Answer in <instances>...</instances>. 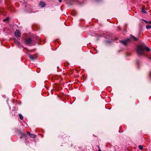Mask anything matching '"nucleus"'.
<instances>
[{
    "label": "nucleus",
    "mask_w": 151,
    "mask_h": 151,
    "mask_svg": "<svg viewBox=\"0 0 151 151\" xmlns=\"http://www.w3.org/2000/svg\"><path fill=\"white\" fill-rule=\"evenodd\" d=\"M75 2H76L75 0H73V1H70L68 3V4L69 5H71L73 4H75Z\"/></svg>",
    "instance_id": "obj_8"
},
{
    "label": "nucleus",
    "mask_w": 151,
    "mask_h": 151,
    "mask_svg": "<svg viewBox=\"0 0 151 151\" xmlns=\"http://www.w3.org/2000/svg\"><path fill=\"white\" fill-rule=\"evenodd\" d=\"M97 151H101L100 148H99V150Z\"/></svg>",
    "instance_id": "obj_20"
},
{
    "label": "nucleus",
    "mask_w": 151,
    "mask_h": 151,
    "mask_svg": "<svg viewBox=\"0 0 151 151\" xmlns=\"http://www.w3.org/2000/svg\"><path fill=\"white\" fill-rule=\"evenodd\" d=\"M98 147L99 148V146H98Z\"/></svg>",
    "instance_id": "obj_23"
},
{
    "label": "nucleus",
    "mask_w": 151,
    "mask_h": 151,
    "mask_svg": "<svg viewBox=\"0 0 151 151\" xmlns=\"http://www.w3.org/2000/svg\"><path fill=\"white\" fill-rule=\"evenodd\" d=\"M129 41V39H127L124 40H120V43L122 44L125 45H127L128 42Z\"/></svg>",
    "instance_id": "obj_5"
},
{
    "label": "nucleus",
    "mask_w": 151,
    "mask_h": 151,
    "mask_svg": "<svg viewBox=\"0 0 151 151\" xmlns=\"http://www.w3.org/2000/svg\"><path fill=\"white\" fill-rule=\"evenodd\" d=\"M128 39H129V41L131 40L133 41H136L138 39L133 35H131L130 38Z\"/></svg>",
    "instance_id": "obj_4"
},
{
    "label": "nucleus",
    "mask_w": 151,
    "mask_h": 151,
    "mask_svg": "<svg viewBox=\"0 0 151 151\" xmlns=\"http://www.w3.org/2000/svg\"><path fill=\"white\" fill-rule=\"evenodd\" d=\"M146 28L147 29H150L151 28V26L149 25H147L146 26Z\"/></svg>",
    "instance_id": "obj_13"
},
{
    "label": "nucleus",
    "mask_w": 151,
    "mask_h": 151,
    "mask_svg": "<svg viewBox=\"0 0 151 151\" xmlns=\"http://www.w3.org/2000/svg\"><path fill=\"white\" fill-rule=\"evenodd\" d=\"M36 40V38H35V39L33 40H32L31 38H29L25 40V42L27 44L30 45L32 44L33 42H35Z\"/></svg>",
    "instance_id": "obj_2"
},
{
    "label": "nucleus",
    "mask_w": 151,
    "mask_h": 151,
    "mask_svg": "<svg viewBox=\"0 0 151 151\" xmlns=\"http://www.w3.org/2000/svg\"><path fill=\"white\" fill-rule=\"evenodd\" d=\"M142 11L143 13H146L144 9H142Z\"/></svg>",
    "instance_id": "obj_16"
},
{
    "label": "nucleus",
    "mask_w": 151,
    "mask_h": 151,
    "mask_svg": "<svg viewBox=\"0 0 151 151\" xmlns=\"http://www.w3.org/2000/svg\"><path fill=\"white\" fill-rule=\"evenodd\" d=\"M21 33L20 31L16 29V32L14 33V35L17 37H20L21 36Z\"/></svg>",
    "instance_id": "obj_3"
},
{
    "label": "nucleus",
    "mask_w": 151,
    "mask_h": 151,
    "mask_svg": "<svg viewBox=\"0 0 151 151\" xmlns=\"http://www.w3.org/2000/svg\"><path fill=\"white\" fill-rule=\"evenodd\" d=\"M45 5L46 4L45 2L42 1H40L39 4V6H40L42 8H43L44 7Z\"/></svg>",
    "instance_id": "obj_7"
},
{
    "label": "nucleus",
    "mask_w": 151,
    "mask_h": 151,
    "mask_svg": "<svg viewBox=\"0 0 151 151\" xmlns=\"http://www.w3.org/2000/svg\"><path fill=\"white\" fill-rule=\"evenodd\" d=\"M19 116L20 118V119L21 120H23V116L21 114H19Z\"/></svg>",
    "instance_id": "obj_11"
},
{
    "label": "nucleus",
    "mask_w": 151,
    "mask_h": 151,
    "mask_svg": "<svg viewBox=\"0 0 151 151\" xmlns=\"http://www.w3.org/2000/svg\"><path fill=\"white\" fill-rule=\"evenodd\" d=\"M150 59L151 60V57L150 58Z\"/></svg>",
    "instance_id": "obj_22"
},
{
    "label": "nucleus",
    "mask_w": 151,
    "mask_h": 151,
    "mask_svg": "<svg viewBox=\"0 0 151 151\" xmlns=\"http://www.w3.org/2000/svg\"><path fill=\"white\" fill-rule=\"evenodd\" d=\"M140 62L139 60H137L136 61V64L137 65L138 68H139V64L140 63Z\"/></svg>",
    "instance_id": "obj_12"
},
{
    "label": "nucleus",
    "mask_w": 151,
    "mask_h": 151,
    "mask_svg": "<svg viewBox=\"0 0 151 151\" xmlns=\"http://www.w3.org/2000/svg\"><path fill=\"white\" fill-rule=\"evenodd\" d=\"M142 20L144 21L147 24H151V22H148L145 20L144 19H142Z\"/></svg>",
    "instance_id": "obj_10"
},
{
    "label": "nucleus",
    "mask_w": 151,
    "mask_h": 151,
    "mask_svg": "<svg viewBox=\"0 0 151 151\" xmlns=\"http://www.w3.org/2000/svg\"><path fill=\"white\" fill-rule=\"evenodd\" d=\"M23 135L24 136V135H25V134H23Z\"/></svg>",
    "instance_id": "obj_21"
},
{
    "label": "nucleus",
    "mask_w": 151,
    "mask_h": 151,
    "mask_svg": "<svg viewBox=\"0 0 151 151\" xmlns=\"http://www.w3.org/2000/svg\"><path fill=\"white\" fill-rule=\"evenodd\" d=\"M149 76L151 79V72H150L149 74Z\"/></svg>",
    "instance_id": "obj_17"
},
{
    "label": "nucleus",
    "mask_w": 151,
    "mask_h": 151,
    "mask_svg": "<svg viewBox=\"0 0 151 151\" xmlns=\"http://www.w3.org/2000/svg\"><path fill=\"white\" fill-rule=\"evenodd\" d=\"M9 19V18H8L7 17L6 19H3V21L4 22H6Z\"/></svg>",
    "instance_id": "obj_15"
},
{
    "label": "nucleus",
    "mask_w": 151,
    "mask_h": 151,
    "mask_svg": "<svg viewBox=\"0 0 151 151\" xmlns=\"http://www.w3.org/2000/svg\"><path fill=\"white\" fill-rule=\"evenodd\" d=\"M29 58L31 60H33L37 58L35 55H29Z\"/></svg>",
    "instance_id": "obj_6"
},
{
    "label": "nucleus",
    "mask_w": 151,
    "mask_h": 151,
    "mask_svg": "<svg viewBox=\"0 0 151 151\" xmlns=\"http://www.w3.org/2000/svg\"><path fill=\"white\" fill-rule=\"evenodd\" d=\"M139 148L141 150H142L143 148V146L141 145H139Z\"/></svg>",
    "instance_id": "obj_14"
},
{
    "label": "nucleus",
    "mask_w": 151,
    "mask_h": 151,
    "mask_svg": "<svg viewBox=\"0 0 151 151\" xmlns=\"http://www.w3.org/2000/svg\"><path fill=\"white\" fill-rule=\"evenodd\" d=\"M62 0H59V2L60 3L62 2Z\"/></svg>",
    "instance_id": "obj_19"
},
{
    "label": "nucleus",
    "mask_w": 151,
    "mask_h": 151,
    "mask_svg": "<svg viewBox=\"0 0 151 151\" xmlns=\"http://www.w3.org/2000/svg\"><path fill=\"white\" fill-rule=\"evenodd\" d=\"M145 50L149 52L150 51V49L143 44H140L137 45V52L138 55L140 56L142 55H144L143 51Z\"/></svg>",
    "instance_id": "obj_1"
},
{
    "label": "nucleus",
    "mask_w": 151,
    "mask_h": 151,
    "mask_svg": "<svg viewBox=\"0 0 151 151\" xmlns=\"http://www.w3.org/2000/svg\"><path fill=\"white\" fill-rule=\"evenodd\" d=\"M29 136L32 138H35L36 137V135L32 134H29Z\"/></svg>",
    "instance_id": "obj_9"
},
{
    "label": "nucleus",
    "mask_w": 151,
    "mask_h": 151,
    "mask_svg": "<svg viewBox=\"0 0 151 151\" xmlns=\"http://www.w3.org/2000/svg\"><path fill=\"white\" fill-rule=\"evenodd\" d=\"M27 134L29 135V134H31L29 132H27Z\"/></svg>",
    "instance_id": "obj_18"
}]
</instances>
